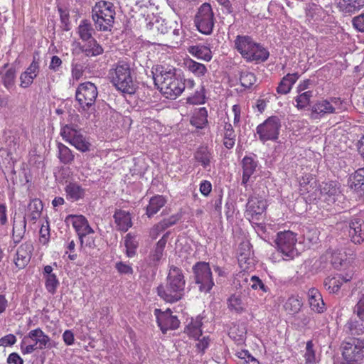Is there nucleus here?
Returning a JSON list of instances; mask_svg holds the SVG:
<instances>
[{
  "mask_svg": "<svg viewBox=\"0 0 364 364\" xmlns=\"http://www.w3.org/2000/svg\"><path fill=\"white\" fill-rule=\"evenodd\" d=\"M154 81L161 94L167 99L174 100L179 96L185 89V84L174 70H164L161 68L154 75Z\"/></svg>",
  "mask_w": 364,
  "mask_h": 364,
  "instance_id": "f257e3e1",
  "label": "nucleus"
},
{
  "mask_svg": "<svg viewBox=\"0 0 364 364\" xmlns=\"http://www.w3.org/2000/svg\"><path fill=\"white\" fill-rule=\"evenodd\" d=\"M185 284L182 271L176 267H171L166 285H160L157 288L158 295L166 302H176L184 294Z\"/></svg>",
  "mask_w": 364,
  "mask_h": 364,
  "instance_id": "f03ea898",
  "label": "nucleus"
},
{
  "mask_svg": "<svg viewBox=\"0 0 364 364\" xmlns=\"http://www.w3.org/2000/svg\"><path fill=\"white\" fill-rule=\"evenodd\" d=\"M109 75L112 83L117 90L127 94L135 92L136 87L128 63L119 61L109 70Z\"/></svg>",
  "mask_w": 364,
  "mask_h": 364,
  "instance_id": "7ed1b4c3",
  "label": "nucleus"
},
{
  "mask_svg": "<svg viewBox=\"0 0 364 364\" xmlns=\"http://www.w3.org/2000/svg\"><path fill=\"white\" fill-rule=\"evenodd\" d=\"M115 11L112 3L98 1L92 10V18L95 28L99 31H110L113 26Z\"/></svg>",
  "mask_w": 364,
  "mask_h": 364,
  "instance_id": "20e7f679",
  "label": "nucleus"
},
{
  "mask_svg": "<svg viewBox=\"0 0 364 364\" xmlns=\"http://www.w3.org/2000/svg\"><path fill=\"white\" fill-rule=\"evenodd\" d=\"M60 135L65 141L80 151L87 152L90 151L91 144L83 135L82 129L77 124H69L62 126Z\"/></svg>",
  "mask_w": 364,
  "mask_h": 364,
  "instance_id": "39448f33",
  "label": "nucleus"
},
{
  "mask_svg": "<svg viewBox=\"0 0 364 364\" xmlns=\"http://www.w3.org/2000/svg\"><path fill=\"white\" fill-rule=\"evenodd\" d=\"M341 350L344 360L341 364H358L364 359V339L354 338L343 341Z\"/></svg>",
  "mask_w": 364,
  "mask_h": 364,
  "instance_id": "423d86ee",
  "label": "nucleus"
},
{
  "mask_svg": "<svg viewBox=\"0 0 364 364\" xmlns=\"http://www.w3.org/2000/svg\"><path fill=\"white\" fill-rule=\"evenodd\" d=\"M98 95L97 88L91 82L79 85L75 92V99L80 108L85 110H95V103Z\"/></svg>",
  "mask_w": 364,
  "mask_h": 364,
  "instance_id": "0eeeda50",
  "label": "nucleus"
},
{
  "mask_svg": "<svg viewBox=\"0 0 364 364\" xmlns=\"http://www.w3.org/2000/svg\"><path fill=\"white\" fill-rule=\"evenodd\" d=\"M194 23L200 33L205 35L212 33L215 24V18L210 4L204 3L198 8L195 16Z\"/></svg>",
  "mask_w": 364,
  "mask_h": 364,
  "instance_id": "6e6552de",
  "label": "nucleus"
},
{
  "mask_svg": "<svg viewBox=\"0 0 364 364\" xmlns=\"http://www.w3.org/2000/svg\"><path fill=\"white\" fill-rule=\"evenodd\" d=\"M356 318H350L344 326L345 331L352 336L364 333V294L358 299L353 309Z\"/></svg>",
  "mask_w": 364,
  "mask_h": 364,
  "instance_id": "1a4fd4ad",
  "label": "nucleus"
},
{
  "mask_svg": "<svg viewBox=\"0 0 364 364\" xmlns=\"http://www.w3.org/2000/svg\"><path fill=\"white\" fill-rule=\"evenodd\" d=\"M196 283L199 284L200 291L209 292L214 286L211 269L209 263L198 262L193 267Z\"/></svg>",
  "mask_w": 364,
  "mask_h": 364,
  "instance_id": "9d476101",
  "label": "nucleus"
},
{
  "mask_svg": "<svg viewBox=\"0 0 364 364\" xmlns=\"http://www.w3.org/2000/svg\"><path fill=\"white\" fill-rule=\"evenodd\" d=\"M296 235L291 231L281 232L277 234L276 243L278 250L284 256V259H291L298 255L296 249Z\"/></svg>",
  "mask_w": 364,
  "mask_h": 364,
  "instance_id": "9b49d317",
  "label": "nucleus"
},
{
  "mask_svg": "<svg viewBox=\"0 0 364 364\" xmlns=\"http://www.w3.org/2000/svg\"><path fill=\"white\" fill-rule=\"evenodd\" d=\"M281 121L277 116L267 118L262 124L257 127V134L259 139L264 143L267 141H275L278 139Z\"/></svg>",
  "mask_w": 364,
  "mask_h": 364,
  "instance_id": "f8f14e48",
  "label": "nucleus"
},
{
  "mask_svg": "<svg viewBox=\"0 0 364 364\" xmlns=\"http://www.w3.org/2000/svg\"><path fill=\"white\" fill-rule=\"evenodd\" d=\"M320 192L321 200L328 205H339L344 200V196L341 193L340 187L336 181L322 183Z\"/></svg>",
  "mask_w": 364,
  "mask_h": 364,
  "instance_id": "ddd939ff",
  "label": "nucleus"
},
{
  "mask_svg": "<svg viewBox=\"0 0 364 364\" xmlns=\"http://www.w3.org/2000/svg\"><path fill=\"white\" fill-rule=\"evenodd\" d=\"M65 222L72 224L79 237L81 247L84 245L86 236L94 234L93 229L82 215H68L65 218Z\"/></svg>",
  "mask_w": 364,
  "mask_h": 364,
  "instance_id": "4468645a",
  "label": "nucleus"
},
{
  "mask_svg": "<svg viewBox=\"0 0 364 364\" xmlns=\"http://www.w3.org/2000/svg\"><path fill=\"white\" fill-rule=\"evenodd\" d=\"M154 314L156 317L158 325L164 333H166L168 330L176 329L179 326V320L176 316L172 315V312L169 309L164 311L156 309Z\"/></svg>",
  "mask_w": 364,
  "mask_h": 364,
  "instance_id": "2eb2a0df",
  "label": "nucleus"
},
{
  "mask_svg": "<svg viewBox=\"0 0 364 364\" xmlns=\"http://www.w3.org/2000/svg\"><path fill=\"white\" fill-rule=\"evenodd\" d=\"M348 235L355 244L364 241V220L360 218H353L349 223Z\"/></svg>",
  "mask_w": 364,
  "mask_h": 364,
  "instance_id": "dca6fc26",
  "label": "nucleus"
},
{
  "mask_svg": "<svg viewBox=\"0 0 364 364\" xmlns=\"http://www.w3.org/2000/svg\"><path fill=\"white\" fill-rule=\"evenodd\" d=\"M31 339L34 342L38 348V350H43L47 348H50V338L40 328L31 330L26 336L24 337L22 344L27 341V339Z\"/></svg>",
  "mask_w": 364,
  "mask_h": 364,
  "instance_id": "f3484780",
  "label": "nucleus"
},
{
  "mask_svg": "<svg viewBox=\"0 0 364 364\" xmlns=\"http://www.w3.org/2000/svg\"><path fill=\"white\" fill-rule=\"evenodd\" d=\"M235 48L241 54L242 57L248 61L252 55L251 49L254 48L255 42L248 36H237L235 41Z\"/></svg>",
  "mask_w": 364,
  "mask_h": 364,
  "instance_id": "a211bd4d",
  "label": "nucleus"
},
{
  "mask_svg": "<svg viewBox=\"0 0 364 364\" xmlns=\"http://www.w3.org/2000/svg\"><path fill=\"white\" fill-rule=\"evenodd\" d=\"M247 214L252 220H259V217L266 209V201L257 197H250L247 203Z\"/></svg>",
  "mask_w": 364,
  "mask_h": 364,
  "instance_id": "6ab92c4d",
  "label": "nucleus"
},
{
  "mask_svg": "<svg viewBox=\"0 0 364 364\" xmlns=\"http://www.w3.org/2000/svg\"><path fill=\"white\" fill-rule=\"evenodd\" d=\"M333 109L328 100L317 101L311 107V117L314 119H321L326 114L333 113Z\"/></svg>",
  "mask_w": 364,
  "mask_h": 364,
  "instance_id": "aec40b11",
  "label": "nucleus"
},
{
  "mask_svg": "<svg viewBox=\"0 0 364 364\" xmlns=\"http://www.w3.org/2000/svg\"><path fill=\"white\" fill-rule=\"evenodd\" d=\"M32 246L30 244H22L17 250L15 264L19 269L25 267L31 257Z\"/></svg>",
  "mask_w": 364,
  "mask_h": 364,
  "instance_id": "412c9836",
  "label": "nucleus"
},
{
  "mask_svg": "<svg viewBox=\"0 0 364 364\" xmlns=\"http://www.w3.org/2000/svg\"><path fill=\"white\" fill-rule=\"evenodd\" d=\"M147 29L150 31L151 34L158 37L161 35L168 34L169 30H171V23H168L164 19H156L154 21H150L147 23Z\"/></svg>",
  "mask_w": 364,
  "mask_h": 364,
  "instance_id": "4be33fe9",
  "label": "nucleus"
},
{
  "mask_svg": "<svg viewBox=\"0 0 364 364\" xmlns=\"http://www.w3.org/2000/svg\"><path fill=\"white\" fill-rule=\"evenodd\" d=\"M309 302L311 309L317 312L322 313L325 310V304L323 301L322 296L318 289L311 288L308 291Z\"/></svg>",
  "mask_w": 364,
  "mask_h": 364,
  "instance_id": "5701e85b",
  "label": "nucleus"
},
{
  "mask_svg": "<svg viewBox=\"0 0 364 364\" xmlns=\"http://www.w3.org/2000/svg\"><path fill=\"white\" fill-rule=\"evenodd\" d=\"M337 4L343 13L350 15L364 6V0H337Z\"/></svg>",
  "mask_w": 364,
  "mask_h": 364,
  "instance_id": "b1692460",
  "label": "nucleus"
},
{
  "mask_svg": "<svg viewBox=\"0 0 364 364\" xmlns=\"http://www.w3.org/2000/svg\"><path fill=\"white\" fill-rule=\"evenodd\" d=\"M169 232H166L163 237L158 241L156 245L154 250L149 255L150 264L152 265H156L160 261L163 256L164 250L167 242V238Z\"/></svg>",
  "mask_w": 364,
  "mask_h": 364,
  "instance_id": "393cba45",
  "label": "nucleus"
},
{
  "mask_svg": "<svg viewBox=\"0 0 364 364\" xmlns=\"http://www.w3.org/2000/svg\"><path fill=\"white\" fill-rule=\"evenodd\" d=\"M114 218L118 229L121 231L127 232L132 225L130 214L124 210H116L114 214Z\"/></svg>",
  "mask_w": 364,
  "mask_h": 364,
  "instance_id": "a878e982",
  "label": "nucleus"
},
{
  "mask_svg": "<svg viewBox=\"0 0 364 364\" xmlns=\"http://www.w3.org/2000/svg\"><path fill=\"white\" fill-rule=\"evenodd\" d=\"M243 174L242 184L245 185L256 171L257 162L250 156H245L242 161Z\"/></svg>",
  "mask_w": 364,
  "mask_h": 364,
  "instance_id": "bb28decb",
  "label": "nucleus"
},
{
  "mask_svg": "<svg viewBox=\"0 0 364 364\" xmlns=\"http://www.w3.org/2000/svg\"><path fill=\"white\" fill-rule=\"evenodd\" d=\"M349 281L341 274H337L333 277H327L325 279L323 285L326 289L330 293H336L340 289L342 284Z\"/></svg>",
  "mask_w": 364,
  "mask_h": 364,
  "instance_id": "cd10ccee",
  "label": "nucleus"
},
{
  "mask_svg": "<svg viewBox=\"0 0 364 364\" xmlns=\"http://www.w3.org/2000/svg\"><path fill=\"white\" fill-rule=\"evenodd\" d=\"M188 50L189 53L196 57L198 59L208 62L212 59V52L210 48L204 45L199 44L190 46Z\"/></svg>",
  "mask_w": 364,
  "mask_h": 364,
  "instance_id": "c85d7f7f",
  "label": "nucleus"
},
{
  "mask_svg": "<svg viewBox=\"0 0 364 364\" xmlns=\"http://www.w3.org/2000/svg\"><path fill=\"white\" fill-rule=\"evenodd\" d=\"M348 184L351 189L364 193V167L358 168L350 176Z\"/></svg>",
  "mask_w": 364,
  "mask_h": 364,
  "instance_id": "c756f323",
  "label": "nucleus"
},
{
  "mask_svg": "<svg viewBox=\"0 0 364 364\" xmlns=\"http://www.w3.org/2000/svg\"><path fill=\"white\" fill-rule=\"evenodd\" d=\"M43 210V203L41 200L35 198L32 200L28 205L27 217L30 220L36 223V221L40 218Z\"/></svg>",
  "mask_w": 364,
  "mask_h": 364,
  "instance_id": "7c9ffc66",
  "label": "nucleus"
},
{
  "mask_svg": "<svg viewBox=\"0 0 364 364\" xmlns=\"http://www.w3.org/2000/svg\"><path fill=\"white\" fill-rule=\"evenodd\" d=\"M298 77L299 75L297 73L287 74L279 82L277 88V92L281 95H286L289 93L292 85L296 82Z\"/></svg>",
  "mask_w": 364,
  "mask_h": 364,
  "instance_id": "2f4dec72",
  "label": "nucleus"
},
{
  "mask_svg": "<svg viewBox=\"0 0 364 364\" xmlns=\"http://www.w3.org/2000/svg\"><path fill=\"white\" fill-rule=\"evenodd\" d=\"M166 200L162 196H156L152 197L148 206L146 207V215L149 218L156 214L164 205Z\"/></svg>",
  "mask_w": 364,
  "mask_h": 364,
  "instance_id": "473e14b6",
  "label": "nucleus"
},
{
  "mask_svg": "<svg viewBox=\"0 0 364 364\" xmlns=\"http://www.w3.org/2000/svg\"><path fill=\"white\" fill-rule=\"evenodd\" d=\"M252 55L248 61L264 62L267 60L269 53L262 46L255 42L254 48H252Z\"/></svg>",
  "mask_w": 364,
  "mask_h": 364,
  "instance_id": "72a5a7b5",
  "label": "nucleus"
},
{
  "mask_svg": "<svg viewBox=\"0 0 364 364\" xmlns=\"http://www.w3.org/2000/svg\"><path fill=\"white\" fill-rule=\"evenodd\" d=\"M208 123V111L205 107L200 108L191 119V124L197 128L202 129Z\"/></svg>",
  "mask_w": 364,
  "mask_h": 364,
  "instance_id": "f704fd0d",
  "label": "nucleus"
},
{
  "mask_svg": "<svg viewBox=\"0 0 364 364\" xmlns=\"http://www.w3.org/2000/svg\"><path fill=\"white\" fill-rule=\"evenodd\" d=\"M65 192L68 198L73 201L78 200L83 198L85 195V190L77 183H70L65 187Z\"/></svg>",
  "mask_w": 364,
  "mask_h": 364,
  "instance_id": "c9c22d12",
  "label": "nucleus"
},
{
  "mask_svg": "<svg viewBox=\"0 0 364 364\" xmlns=\"http://www.w3.org/2000/svg\"><path fill=\"white\" fill-rule=\"evenodd\" d=\"M201 319L200 316H198L196 319H192L191 322L186 326L185 331L189 336L198 339L202 335Z\"/></svg>",
  "mask_w": 364,
  "mask_h": 364,
  "instance_id": "e433bc0d",
  "label": "nucleus"
},
{
  "mask_svg": "<svg viewBox=\"0 0 364 364\" xmlns=\"http://www.w3.org/2000/svg\"><path fill=\"white\" fill-rule=\"evenodd\" d=\"M236 134L232 124L225 122L224 125V146L230 149H232L235 143Z\"/></svg>",
  "mask_w": 364,
  "mask_h": 364,
  "instance_id": "4c0bfd02",
  "label": "nucleus"
},
{
  "mask_svg": "<svg viewBox=\"0 0 364 364\" xmlns=\"http://www.w3.org/2000/svg\"><path fill=\"white\" fill-rule=\"evenodd\" d=\"M185 65L190 72L197 77H203L207 73V68L203 64L192 59L186 60L185 61Z\"/></svg>",
  "mask_w": 364,
  "mask_h": 364,
  "instance_id": "58836bf2",
  "label": "nucleus"
},
{
  "mask_svg": "<svg viewBox=\"0 0 364 364\" xmlns=\"http://www.w3.org/2000/svg\"><path fill=\"white\" fill-rule=\"evenodd\" d=\"M303 305L301 299L299 296H291L285 302L284 309L291 314L298 313Z\"/></svg>",
  "mask_w": 364,
  "mask_h": 364,
  "instance_id": "ea45409f",
  "label": "nucleus"
},
{
  "mask_svg": "<svg viewBox=\"0 0 364 364\" xmlns=\"http://www.w3.org/2000/svg\"><path fill=\"white\" fill-rule=\"evenodd\" d=\"M58 158L64 164H70L74 160V155L72 151L65 145L62 143H58Z\"/></svg>",
  "mask_w": 364,
  "mask_h": 364,
  "instance_id": "a19ab883",
  "label": "nucleus"
},
{
  "mask_svg": "<svg viewBox=\"0 0 364 364\" xmlns=\"http://www.w3.org/2000/svg\"><path fill=\"white\" fill-rule=\"evenodd\" d=\"M139 243L136 237L131 235L127 234L124 237V246L126 247V255L128 257H134L136 253V249Z\"/></svg>",
  "mask_w": 364,
  "mask_h": 364,
  "instance_id": "79ce46f5",
  "label": "nucleus"
},
{
  "mask_svg": "<svg viewBox=\"0 0 364 364\" xmlns=\"http://www.w3.org/2000/svg\"><path fill=\"white\" fill-rule=\"evenodd\" d=\"M26 217L18 223H14L13 226V240L15 243H18L26 231Z\"/></svg>",
  "mask_w": 364,
  "mask_h": 364,
  "instance_id": "37998d69",
  "label": "nucleus"
},
{
  "mask_svg": "<svg viewBox=\"0 0 364 364\" xmlns=\"http://www.w3.org/2000/svg\"><path fill=\"white\" fill-rule=\"evenodd\" d=\"M195 158L204 168L210 164V154L207 147L199 148L195 154Z\"/></svg>",
  "mask_w": 364,
  "mask_h": 364,
  "instance_id": "c03bdc74",
  "label": "nucleus"
},
{
  "mask_svg": "<svg viewBox=\"0 0 364 364\" xmlns=\"http://www.w3.org/2000/svg\"><path fill=\"white\" fill-rule=\"evenodd\" d=\"M240 81L245 88H250L256 82L257 78L253 73L245 70L240 73Z\"/></svg>",
  "mask_w": 364,
  "mask_h": 364,
  "instance_id": "a18cd8bd",
  "label": "nucleus"
},
{
  "mask_svg": "<svg viewBox=\"0 0 364 364\" xmlns=\"http://www.w3.org/2000/svg\"><path fill=\"white\" fill-rule=\"evenodd\" d=\"M172 31L169 30L168 39L172 43H178L182 37V27L176 21L171 22Z\"/></svg>",
  "mask_w": 364,
  "mask_h": 364,
  "instance_id": "49530a36",
  "label": "nucleus"
},
{
  "mask_svg": "<svg viewBox=\"0 0 364 364\" xmlns=\"http://www.w3.org/2000/svg\"><path fill=\"white\" fill-rule=\"evenodd\" d=\"M300 94L295 98L296 102V107L298 109H304L310 102L311 98L313 97L312 91H306L299 92Z\"/></svg>",
  "mask_w": 364,
  "mask_h": 364,
  "instance_id": "de8ad7c7",
  "label": "nucleus"
},
{
  "mask_svg": "<svg viewBox=\"0 0 364 364\" xmlns=\"http://www.w3.org/2000/svg\"><path fill=\"white\" fill-rule=\"evenodd\" d=\"M93 29L91 25L86 21L82 23L78 27V33L80 38L84 41L92 40V32Z\"/></svg>",
  "mask_w": 364,
  "mask_h": 364,
  "instance_id": "09e8293b",
  "label": "nucleus"
},
{
  "mask_svg": "<svg viewBox=\"0 0 364 364\" xmlns=\"http://www.w3.org/2000/svg\"><path fill=\"white\" fill-rule=\"evenodd\" d=\"M46 287L49 293L54 294L59 284L58 279L55 274L46 276Z\"/></svg>",
  "mask_w": 364,
  "mask_h": 364,
  "instance_id": "8fccbe9b",
  "label": "nucleus"
},
{
  "mask_svg": "<svg viewBox=\"0 0 364 364\" xmlns=\"http://www.w3.org/2000/svg\"><path fill=\"white\" fill-rule=\"evenodd\" d=\"M229 307L236 311H242L244 309V304L239 296L232 295L229 299Z\"/></svg>",
  "mask_w": 364,
  "mask_h": 364,
  "instance_id": "3c124183",
  "label": "nucleus"
},
{
  "mask_svg": "<svg viewBox=\"0 0 364 364\" xmlns=\"http://www.w3.org/2000/svg\"><path fill=\"white\" fill-rule=\"evenodd\" d=\"M313 347L314 344L312 341H309L306 343V353L304 354V358L306 364H312L315 362L316 357Z\"/></svg>",
  "mask_w": 364,
  "mask_h": 364,
  "instance_id": "603ef678",
  "label": "nucleus"
},
{
  "mask_svg": "<svg viewBox=\"0 0 364 364\" xmlns=\"http://www.w3.org/2000/svg\"><path fill=\"white\" fill-rule=\"evenodd\" d=\"M16 78V70L14 68H9L3 77V82L5 87L9 88L14 84Z\"/></svg>",
  "mask_w": 364,
  "mask_h": 364,
  "instance_id": "864d4df0",
  "label": "nucleus"
},
{
  "mask_svg": "<svg viewBox=\"0 0 364 364\" xmlns=\"http://www.w3.org/2000/svg\"><path fill=\"white\" fill-rule=\"evenodd\" d=\"M236 355L247 364H259V361L253 357L247 350H242L236 353Z\"/></svg>",
  "mask_w": 364,
  "mask_h": 364,
  "instance_id": "5fc2aeb1",
  "label": "nucleus"
},
{
  "mask_svg": "<svg viewBox=\"0 0 364 364\" xmlns=\"http://www.w3.org/2000/svg\"><path fill=\"white\" fill-rule=\"evenodd\" d=\"M251 287L253 289H260L262 290L263 292H267L269 289L268 287L262 282V281L258 277H256V276H252L251 277Z\"/></svg>",
  "mask_w": 364,
  "mask_h": 364,
  "instance_id": "6e6d98bb",
  "label": "nucleus"
},
{
  "mask_svg": "<svg viewBox=\"0 0 364 364\" xmlns=\"http://www.w3.org/2000/svg\"><path fill=\"white\" fill-rule=\"evenodd\" d=\"M35 75H31L27 73L26 71L22 73L20 76L21 84L20 86L23 88L29 87L33 81Z\"/></svg>",
  "mask_w": 364,
  "mask_h": 364,
  "instance_id": "4d7b16f0",
  "label": "nucleus"
},
{
  "mask_svg": "<svg viewBox=\"0 0 364 364\" xmlns=\"http://www.w3.org/2000/svg\"><path fill=\"white\" fill-rule=\"evenodd\" d=\"M193 104H203L205 103V88L201 87L199 91L196 92L194 95L190 99Z\"/></svg>",
  "mask_w": 364,
  "mask_h": 364,
  "instance_id": "13d9d810",
  "label": "nucleus"
},
{
  "mask_svg": "<svg viewBox=\"0 0 364 364\" xmlns=\"http://www.w3.org/2000/svg\"><path fill=\"white\" fill-rule=\"evenodd\" d=\"M87 44L88 46H90L92 54H93L94 56H97L103 53V48L95 39L92 38V40L88 41Z\"/></svg>",
  "mask_w": 364,
  "mask_h": 364,
  "instance_id": "bf43d9fd",
  "label": "nucleus"
},
{
  "mask_svg": "<svg viewBox=\"0 0 364 364\" xmlns=\"http://www.w3.org/2000/svg\"><path fill=\"white\" fill-rule=\"evenodd\" d=\"M115 268L120 274H132L133 273L132 267L123 262H117Z\"/></svg>",
  "mask_w": 364,
  "mask_h": 364,
  "instance_id": "052dcab7",
  "label": "nucleus"
},
{
  "mask_svg": "<svg viewBox=\"0 0 364 364\" xmlns=\"http://www.w3.org/2000/svg\"><path fill=\"white\" fill-rule=\"evenodd\" d=\"M353 25L355 29L364 32V13L353 18Z\"/></svg>",
  "mask_w": 364,
  "mask_h": 364,
  "instance_id": "680f3d73",
  "label": "nucleus"
},
{
  "mask_svg": "<svg viewBox=\"0 0 364 364\" xmlns=\"http://www.w3.org/2000/svg\"><path fill=\"white\" fill-rule=\"evenodd\" d=\"M329 102L333 108H334L333 113L340 112L345 109L343 102L338 97H331Z\"/></svg>",
  "mask_w": 364,
  "mask_h": 364,
  "instance_id": "e2e57ef3",
  "label": "nucleus"
},
{
  "mask_svg": "<svg viewBox=\"0 0 364 364\" xmlns=\"http://www.w3.org/2000/svg\"><path fill=\"white\" fill-rule=\"evenodd\" d=\"M72 76L75 80H79L83 75V67L80 63L72 64Z\"/></svg>",
  "mask_w": 364,
  "mask_h": 364,
  "instance_id": "0e129e2a",
  "label": "nucleus"
},
{
  "mask_svg": "<svg viewBox=\"0 0 364 364\" xmlns=\"http://www.w3.org/2000/svg\"><path fill=\"white\" fill-rule=\"evenodd\" d=\"M16 342V338L14 334H8L0 338V346H11Z\"/></svg>",
  "mask_w": 364,
  "mask_h": 364,
  "instance_id": "69168bd1",
  "label": "nucleus"
},
{
  "mask_svg": "<svg viewBox=\"0 0 364 364\" xmlns=\"http://www.w3.org/2000/svg\"><path fill=\"white\" fill-rule=\"evenodd\" d=\"M321 10V8L317 5L313 4L312 6H309V8L306 11V16L314 21H316L318 18L316 13L319 12Z\"/></svg>",
  "mask_w": 364,
  "mask_h": 364,
  "instance_id": "338daca9",
  "label": "nucleus"
},
{
  "mask_svg": "<svg viewBox=\"0 0 364 364\" xmlns=\"http://www.w3.org/2000/svg\"><path fill=\"white\" fill-rule=\"evenodd\" d=\"M62 63H63L62 60L58 56L53 55V56H52L51 60H50V63L49 65V69L54 72H57L59 70L60 68L61 67Z\"/></svg>",
  "mask_w": 364,
  "mask_h": 364,
  "instance_id": "774afa93",
  "label": "nucleus"
}]
</instances>
